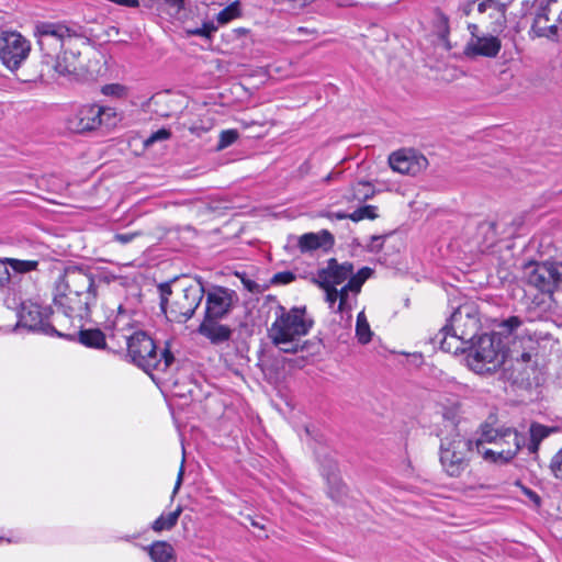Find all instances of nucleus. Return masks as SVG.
<instances>
[{
  "instance_id": "nucleus-7",
  "label": "nucleus",
  "mask_w": 562,
  "mask_h": 562,
  "mask_svg": "<svg viewBox=\"0 0 562 562\" xmlns=\"http://www.w3.org/2000/svg\"><path fill=\"white\" fill-rule=\"evenodd\" d=\"M473 452L472 439L460 434L442 438L439 447V461L443 472L451 477H460L469 468Z\"/></svg>"
},
{
  "instance_id": "nucleus-61",
  "label": "nucleus",
  "mask_w": 562,
  "mask_h": 562,
  "mask_svg": "<svg viewBox=\"0 0 562 562\" xmlns=\"http://www.w3.org/2000/svg\"><path fill=\"white\" fill-rule=\"evenodd\" d=\"M251 526L254 527H258V528H262V526H260L257 521L255 520H251Z\"/></svg>"
},
{
  "instance_id": "nucleus-16",
  "label": "nucleus",
  "mask_w": 562,
  "mask_h": 562,
  "mask_svg": "<svg viewBox=\"0 0 562 562\" xmlns=\"http://www.w3.org/2000/svg\"><path fill=\"white\" fill-rule=\"evenodd\" d=\"M372 270L368 267L361 268L353 278L340 289L338 290V304L335 313H339L341 315L347 314L348 318L351 317L350 312L352 310V305L349 299V293H352L355 296L360 293L361 288L366 280L371 276Z\"/></svg>"
},
{
  "instance_id": "nucleus-14",
  "label": "nucleus",
  "mask_w": 562,
  "mask_h": 562,
  "mask_svg": "<svg viewBox=\"0 0 562 562\" xmlns=\"http://www.w3.org/2000/svg\"><path fill=\"white\" fill-rule=\"evenodd\" d=\"M353 265L351 262H338L337 259L330 258L327 260L326 267L317 271L315 283L318 286H337L344 282H348L353 278Z\"/></svg>"
},
{
  "instance_id": "nucleus-63",
  "label": "nucleus",
  "mask_w": 562,
  "mask_h": 562,
  "mask_svg": "<svg viewBox=\"0 0 562 562\" xmlns=\"http://www.w3.org/2000/svg\"><path fill=\"white\" fill-rule=\"evenodd\" d=\"M349 3L338 2V5H348Z\"/></svg>"
},
{
  "instance_id": "nucleus-36",
  "label": "nucleus",
  "mask_w": 562,
  "mask_h": 562,
  "mask_svg": "<svg viewBox=\"0 0 562 562\" xmlns=\"http://www.w3.org/2000/svg\"><path fill=\"white\" fill-rule=\"evenodd\" d=\"M549 469L555 479L562 480V448L552 457Z\"/></svg>"
},
{
  "instance_id": "nucleus-15",
  "label": "nucleus",
  "mask_w": 562,
  "mask_h": 562,
  "mask_svg": "<svg viewBox=\"0 0 562 562\" xmlns=\"http://www.w3.org/2000/svg\"><path fill=\"white\" fill-rule=\"evenodd\" d=\"M79 57L80 53L66 49L57 54L56 57H53L52 64H45L42 67V75H47L52 78H70L78 74L80 68Z\"/></svg>"
},
{
  "instance_id": "nucleus-18",
  "label": "nucleus",
  "mask_w": 562,
  "mask_h": 562,
  "mask_svg": "<svg viewBox=\"0 0 562 562\" xmlns=\"http://www.w3.org/2000/svg\"><path fill=\"white\" fill-rule=\"evenodd\" d=\"M502 48V42L494 35H482L470 38L464 46V55L469 58L486 57L495 58Z\"/></svg>"
},
{
  "instance_id": "nucleus-42",
  "label": "nucleus",
  "mask_w": 562,
  "mask_h": 562,
  "mask_svg": "<svg viewBox=\"0 0 562 562\" xmlns=\"http://www.w3.org/2000/svg\"><path fill=\"white\" fill-rule=\"evenodd\" d=\"M294 279H295V276L293 272L282 271V272L276 273L272 277L271 282L273 284H288V283L292 282Z\"/></svg>"
},
{
  "instance_id": "nucleus-3",
  "label": "nucleus",
  "mask_w": 562,
  "mask_h": 562,
  "mask_svg": "<svg viewBox=\"0 0 562 562\" xmlns=\"http://www.w3.org/2000/svg\"><path fill=\"white\" fill-rule=\"evenodd\" d=\"M160 307L171 322L186 323L200 306L205 289L201 278L189 280L188 278L175 279L171 282L161 283Z\"/></svg>"
},
{
  "instance_id": "nucleus-2",
  "label": "nucleus",
  "mask_w": 562,
  "mask_h": 562,
  "mask_svg": "<svg viewBox=\"0 0 562 562\" xmlns=\"http://www.w3.org/2000/svg\"><path fill=\"white\" fill-rule=\"evenodd\" d=\"M522 325L524 321L520 317L509 316L499 322L494 333L481 335L467 357L470 369L479 374L497 370L507 359V342L503 339L521 335Z\"/></svg>"
},
{
  "instance_id": "nucleus-45",
  "label": "nucleus",
  "mask_w": 562,
  "mask_h": 562,
  "mask_svg": "<svg viewBox=\"0 0 562 562\" xmlns=\"http://www.w3.org/2000/svg\"><path fill=\"white\" fill-rule=\"evenodd\" d=\"M102 93L105 95H122L124 93V87L121 85H106L102 88Z\"/></svg>"
},
{
  "instance_id": "nucleus-27",
  "label": "nucleus",
  "mask_w": 562,
  "mask_h": 562,
  "mask_svg": "<svg viewBox=\"0 0 562 562\" xmlns=\"http://www.w3.org/2000/svg\"><path fill=\"white\" fill-rule=\"evenodd\" d=\"M554 431V428L547 427L544 425L532 423L530 425V440L527 443V449L529 453L535 454L539 450V446L543 439H546L551 432Z\"/></svg>"
},
{
  "instance_id": "nucleus-35",
  "label": "nucleus",
  "mask_w": 562,
  "mask_h": 562,
  "mask_svg": "<svg viewBox=\"0 0 562 562\" xmlns=\"http://www.w3.org/2000/svg\"><path fill=\"white\" fill-rule=\"evenodd\" d=\"M374 195V189L369 182H358L353 188V196L357 200H368Z\"/></svg>"
},
{
  "instance_id": "nucleus-11",
  "label": "nucleus",
  "mask_w": 562,
  "mask_h": 562,
  "mask_svg": "<svg viewBox=\"0 0 562 562\" xmlns=\"http://www.w3.org/2000/svg\"><path fill=\"white\" fill-rule=\"evenodd\" d=\"M528 284L542 293H552L562 280V262H542L529 267Z\"/></svg>"
},
{
  "instance_id": "nucleus-28",
  "label": "nucleus",
  "mask_w": 562,
  "mask_h": 562,
  "mask_svg": "<svg viewBox=\"0 0 562 562\" xmlns=\"http://www.w3.org/2000/svg\"><path fill=\"white\" fill-rule=\"evenodd\" d=\"M182 513V507L178 506L173 512L168 514H161L151 524V529L155 532H161L164 530H171L178 522V519Z\"/></svg>"
},
{
  "instance_id": "nucleus-55",
  "label": "nucleus",
  "mask_w": 562,
  "mask_h": 562,
  "mask_svg": "<svg viewBox=\"0 0 562 562\" xmlns=\"http://www.w3.org/2000/svg\"><path fill=\"white\" fill-rule=\"evenodd\" d=\"M117 313H119V315L116 316L115 321L113 322L114 326H117L121 316L125 313V311L123 310V306L121 304L117 306Z\"/></svg>"
},
{
  "instance_id": "nucleus-48",
  "label": "nucleus",
  "mask_w": 562,
  "mask_h": 562,
  "mask_svg": "<svg viewBox=\"0 0 562 562\" xmlns=\"http://www.w3.org/2000/svg\"><path fill=\"white\" fill-rule=\"evenodd\" d=\"M136 235H137V234H135V233L116 234V235L114 236V239H115L116 241H119V243H121V244L125 245V244L131 243V241L134 239V237H135Z\"/></svg>"
},
{
  "instance_id": "nucleus-34",
  "label": "nucleus",
  "mask_w": 562,
  "mask_h": 562,
  "mask_svg": "<svg viewBox=\"0 0 562 562\" xmlns=\"http://www.w3.org/2000/svg\"><path fill=\"white\" fill-rule=\"evenodd\" d=\"M378 207L375 205H364L349 214V218L353 222H359L364 218L375 220L379 217Z\"/></svg>"
},
{
  "instance_id": "nucleus-51",
  "label": "nucleus",
  "mask_w": 562,
  "mask_h": 562,
  "mask_svg": "<svg viewBox=\"0 0 562 562\" xmlns=\"http://www.w3.org/2000/svg\"><path fill=\"white\" fill-rule=\"evenodd\" d=\"M292 7L291 10L302 9L305 5L312 3L314 0H291Z\"/></svg>"
},
{
  "instance_id": "nucleus-59",
  "label": "nucleus",
  "mask_w": 562,
  "mask_h": 562,
  "mask_svg": "<svg viewBox=\"0 0 562 562\" xmlns=\"http://www.w3.org/2000/svg\"><path fill=\"white\" fill-rule=\"evenodd\" d=\"M233 32H234V33H237V34H243V35H244V34H246V33H247V30H246V29H241V27H240V29H236V30H234Z\"/></svg>"
},
{
  "instance_id": "nucleus-8",
  "label": "nucleus",
  "mask_w": 562,
  "mask_h": 562,
  "mask_svg": "<svg viewBox=\"0 0 562 562\" xmlns=\"http://www.w3.org/2000/svg\"><path fill=\"white\" fill-rule=\"evenodd\" d=\"M115 119L116 112L113 108L85 104L68 115L66 127L72 133L82 134L94 131L102 125H113Z\"/></svg>"
},
{
  "instance_id": "nucleus-17",
  "label": "nucleus",
  "mask_w": 562,
  "mask_h": 562,
  "mask_svg": "<svg viewBox=\"0 0 562 562\" xmlns=\"http://www.w3.org/2000/svg\"><path fill=\"white\" fill-rule=\"evenodd\" d=\"M507 439H512L513 442L518 440L526 441L525 436L519 434L515 428H493L490 425H484L481 428L480 438L473 440L474 450L481 452V448L485 447V443H494L496 446L502 445V441H508Z\"/></svg>"
},
{
  "instance_id": "nucleus-12",
  "label": "nucleus",
  "mask_w": 562,
  "mask_h": 562,
  "mask_svg": "<svg viewBox=\"0 0 562 562\" xmlns=\"http://www.w3.org/2000/svg\"><path fill=\"white\" fill-rule=\"evenodd\" d=\"M389 165L398 173L416 176L428 167V160L415 149L403 148L390 155Z\"/></svg>"
},
{
  "instance_id": "nucleus-46",
  "label": "nucleus",
  "mask_w": 562,
  "mask_h": 562,
  "mask_svg": "<svg viewBox=\"0 0 562 562\" xmlns=\"http://www.w3.org/2000/svg\"><path fill=\"white\" fill-rule=\"evenodd\" d=\"M549 9L548 5H540L537 10L536 16L532 23H536L541 18V25H548L549 22Z\"/></svg>"
},
{
  "instance_id": "nucleus-40",
  "label": "nucleus",
  "mask_w": 562,
  "mask_h": 562,
  "mask_svg": "<svg viewBox=\"0 0 562 562\" xmlns=\"http://www.w3.org/2000/svg\"><path fill=\"white\" fill-rule=\"evenodd\" d=\"M171 132L166 128H160L156 132H154L145 142V146H149L158 140H166L170 138Z\"/></svg>"
},
{
  "instance_id": "nucleus-19",
  "label": "nucleus",
  "mask_w": 562,
  "mask_h": 562,
  "mask_svg": "<svg viewBox=\"0 0 562 562\" xmlns=\"http://www.w3.org/2000/svg\"><path fill=\"white\" fill-rule=\"evenodd\" d=\"M46 312L36 304L30 306H23L21 312V321L25 326L33 330H42L45 334L63 336L57 331L50 324L46 322Z\"/></svg>"
},
{
  "instance_id": "nucleus-44",
  "label": "nucleus",
  "mask_w": 562,
  "mask_h": 562,
  "mask_svg": "<svg viewBox=\"0 0 562 562\" xmlns=\"http://www.w3.org/2000/svg\"><path fill=\"white\" fill-rule=\"evenodd\" d=\"M384 235H373L370 237V244L368 245V249L371 252H379L382 249Z\"/></svg>"
},
{
  "instance_id": "nucleus-43",
  "label": "nucleus",
  "mask_w": 562,
  "mask_h": 562,
  "mask_svg": "<svg viewBox=\"0 0 562 562\" xmlns=\"http://www.w3.org/2000/svg\"><path fill=\"white\" fill-rule=\"evenodd\" d=\"M507 351V359L516 360V361H522V362H529L531 359V355L527 351L519 352L518 350L506 348Z\"/></svg>"
},
{
  "instance_id": "nucleus-31",
  "label": "nucleus",
  "mask_w": 562,
  "mask_h": 562,
  "mask_svg": "<svg viewBox=\"0 0 562 562\" xmlns=\"http://www.w3.org/2000/svg\"><path fill=\"white\" fill-rule=\"evenodd\" d=\"M531 32L538 37H546L549 40L559 38V27L557 24L541 25V18L531 25Z\"/></svg>"
},
{
  "instance_id": "nucleus-6",
  "label": "nucleus",
  "mask_w": 562,
  "mask_h": 562,
  "mask_svg": "<svg viewBox=\"0 0 562 562\" xmlns=\"http://www.w3.org/2000/svg\"><path fill=\"white\" fill-rule=\"evenodd\" d=\"M313 321L306 316L305 307H292L286 310L278 306L276 319L268 330L272 344H291L292 338H299L308 334Z\"/></svg>"
},
{
  "instance_id": "nucleus-29",
  "label": "nucleus",
  "mask_w": 562,
  "mask_h": 562,
  "mask_svg": "<svg viewBox=\"0 0 562 562\" xmlns=\"http://www.w3.org/2000/svg\"><path fill=\"white\" fill-rule=\"evenodd\" d=\"M218 26L214 23L213 20H206L204 19L202 21L201 26H187L184 27V33L187 36H199L205 40L211 41L214 36V34L217 32Z\"/></svg>"
},
{
  "instance_id": "nucleus-58",
  "label": "nucleus",
  "mask_w": 562,
  "mask_h": 562,
  "mask_svg": "<svg viewBox=\"0 0 562 562\" xmlns=\"http://www.w3.org/2000/svg\"><path fill=\"white\" fill-rule=\"evenodd\" d=\"M338 175H340V172H337V173L330 172V173H328V175L325 177L324 181H325V182H329L331 179H334V178H335V177H337Z\"/></svg>"
},
{
  "instance_id": "nucleus-50",
  "label": "nucleus",
  "mask_w": 562,
  "mask_h": 562,
  "mask_svg": "<svg viewBox=\"0 0 562 562\" xmlns=\"http://www.w3.org/2000/svg\"><path fill=\"white\" fill-rule=\"evenodd\" d=\"M525 495L531 501L533 502L537 506L540 505L541 503V498L540 496L533 492L532 490H529V488H525Z\"/></svg>"
},
{
  "instance_id": "nucleus-41",
  "label": "nucleus",
  "mask_w": 562,
  "mask_h": 562,
  "mask_svg": "<svg viewBox=\"0 0 562 562\" xmlns=\"http://www.w3.org/2000/svg\"><path fill=\"white\" fill-rule=\"evenodd\" d=\"M11 282V271L7 268L4 259L0 258V289L8 286Z\"/></svg>"
},
{
  "instance_id": "nucleus-4",
  "label": "nucleus",
  "mask_w": 562,
  "mask_h": 562,
  "mask_svg": "<svg viewBox=\"0 0 562 562\" xmlns=\"http://www.w3.org/2000/svg\"><path fill=\"white\" fill-rule=\"evenodd\" d=\"M480 330V319L472 305H461L451 314L448 324L431 339L446 352H457L461 344L473 342Z\"/></svg>"
},
{
  "instance_id": "nucleus-49",
  "label": "nucleus",
  "mask_w": 562,
  "mask_h": 562,
  "mask_svg": "<svg viewBox=\"0 0 562 562\" xmlns=\"http://www.w3.org/2000/svg\"><path fill=\"white\" fill-rule=\"evenodd\" d=\"M183 473H184V458L182 459L181 467H180V470H179V473L177 476V481H176L175 488H173V494H176L181 486Z\"/></svg>"
},
{
  "instance_id": "nucleus-13",
  "label": "nucleus",
  "mask_w": 562,
  "mask_h": 562,
  "mask_svg": "<svg viewBox=\"0 0 562 562\" xmlns=\"http://www.w3.org/2000/svg\"><path fill=\"white\" fill-rule=\"evenodd\" d=\"M234 291L223 286H214L205 292V308L203 319H223L233 306Z\"/></svg>"
},
{
  "instance_id": "nucleus-60",
  "label": "nucleus",
  "mask_w": 562,
  "mask_h": 562,
  "mask_svg": "<svg viewBox=\"0 0 562 562\" xmlns=\"http://www.w3.org/2000/svg\"><path fill=\"white\" fill-rule=\"evenodd\" d=\"M532 3H533L532 1L527 0V1H524V2H522V5H524V7H528V5L532 4Z\"/></svg>"
},
{
  "instance_id": "nucleus-37",
  "label": "nucleus",
  "mask_w": 562,
  "mask_h": 562,
  "mask_svg": "<svg viewBox=\"0 0 562 562\" xmlns=\"http://www.w3.org/2000/svg\"><path fill=\"white\" fill-rule=\"evenodd\" d=\"M238 138V132L236 130L223 131L220 135L218 148L223 149L234 144Z\"/></svg>"
},
{
  "instance_id": "nucleus-9",
  "label": "nucleus",
  "mask_w": 562,
  "mask_h": 562,
  "mask_svg": "<svg viewBox=\"0 0 562 562\" xmlns=\"http://www.w3.org/2000/svg\"><path fill=\"white\" fill-rule=\"evenodd\" d=\"M34 34L42 53L41 64H52L53 57L61 53L66 38H70V29L61 23L41 22L35 25Z\"/></svg>"
},
{
  "instance_id": "nucleus-26",
  "label": "nucleus",
  "mask_w": 562,
  "mask_h": 562,
  "mask_svg": "<svg viewBox=\"0 0 562 562\" xmlns=\"http://www.w3.org/2000/svg\"><path fill=\"white\" fill-rule=\"evenodd\" d=\"M7 268L11 271L12 282L19 274H26L37 270L38 260H22L16 258L3 257Z\"/></svg>"
},
{
  "instance_id": "nucleus-10",
  "label": "nucleus",
  "mask_w": 562,
  "mask_h": 562,
  "mask_svg": "<svg viewBox=\"0 0 562 562\" xmlns=\"http://www.w3.org/2000/svg\"><path fill=\"white\" fill-rule=\"evenodd\" d=\"M30 50L29 41L19 33L7 32L0 36V59L12 71L27 58Z\"/></svg>"
},
{
  "instance_id": "nucleus-54",
  "label": "nucleus",
  "mask_w": 562,
  "mask_h": 562,
  "mask_svg": "<svg viewBox=\"0 0 562 562\" xmlns=\"http://www.w3.org/2000/svg\"><path fill=\"white\" fill-rule=\"evenodd\" d=\"M329 217L336 218V220H345V218H349V214L344 213V212H336V213H331L329 215Z\"/></svg>"
},
{
  "instance_id": "nucleus-56",
  "label": "nucleus",
  "mask_w": 562,
  "mask_h": 562,
  "mask_svg": "<svg viewBox=\"0 0 562 562\" xmlns=\"http://www.w3.org/2000/svg\"><path fill=\"white\" fill-rule=\"evenodd\" d=\"M297 33L299 34H310V33L314 34V33H316V31L315 30H308L307 27L301 26V27L297 29Z\"/></svg>"
},
{
  "instance_id": "nucleus-53",
  "label": "nucleus",
  "mask_w": 562,
  "mask_h": 562,
  "mask_svg": "<svg viewBox=\"0 0 562 562\" xmlns=\"http://www.w3.org/2000/svg\"><path fill=\"white\" fill-rule=\"evenodd\" d=\"M468 30H469V32H470V34H471V37H470V38H474V37H480V36H481V35H479V34H477V32H479V26H477L476 24H474V23H470V24L468 25Z\"/></svg>"
},
{
  "instance_id": "nucleus-62",
  "label": "nucleus",
  "mask_w": 562,
  "mask_h": 562,
  "mask_svg": "<svg viewBox=\"0 0 562 562\" xmlns=\"http://www.w3.org/2000/svg\"><path fill=\"white\" fill-rule=\"evenodd\" d=\"M558 22H559L560 24H562V11L560 12V14H559V16H558Z\"/></svg>"
},
{
  "instance_id": "nucleus-47",
  "label": "nucleus",
  "mask_w": 562,
  "mask_h": 562,
  "mask_svg": "<svg viewBox=\"0 0 562 562\" xmlns=\"http://www.w3.org/2000/svg\"><path fill=\"white\" fill-rule=\"evenodd\" d=\"M165 4H168L170 8L175 9V12L178 14L181 10L184 9L186 0H161Z\"/></svg>"
},
{
  "instance_id": "nucleus-57",
  "label": "nucleus",
  "mask_w": 562,
  "mask_h": 562,
  "mask_svg": "<svg viewBox=\"0 0 562 562\" xmlns=\"http://www.w3.org/2000/svg\"><path fill=\"white\" fill-rule=\"evenodd\" d=\"M508 441H502V445H496V447H498L499 449L502 448H508L513 445V441L512 439H507Z\"/></svg>"
},
{
  "instance_id": "nucleus-23",
  "label": "nucleus",
  "mask_w": 562,
  "mask_h": 562,
  "mask_svg": "<svg viewBox=\"0 0 562 562\" xmlns=\"http://www.w3.org/2000/svg\"><path fill=\"white\" fill-rule=\"evenodd\" d=\"M78 341L88 348L105 349V335L98 328L81 329L78 331Z\"/></svg>"
},
{
  "instance_id": "nucleus-39",
  "label": "nucleus",
  "mask_w": 562,
  "mask_h": 562,
  "mask_svg": "<svg viewBox=\"0 0 562 562\" xmlns=\"http://www.w3.org/2000/svg\"><path fill=\"white\" fill-rule=\"evenodd\" d=\"M273 345L277 346L280 349V351L285 353H296L299 350L303 349V346L300 344L297 338H292L291 344L281 342Z\"/></svg>"
},
{
  "instance_id": "nucleus-20",
  "label": "nucleus",
  "mask_w": 562,
  "mask_h": 562,
  "mask_svg": "<svg viewBox=\"0 0 562 562\" xmlns=\"http://www.w3.org/2000/svg\"><path fill=\"white\" fill-rule=\"evenodd\" d=\"M220 321L203 319L196 329L201 336L215 346L227 342L233 335V329L227 325L221 324Z\"/></svg>"
},
{
  "instance_id": "nucleus-5",
  "label": "nucleus",
  "mask_w": 562,
  "mask_h": 562,
  "mask_svg": "<svg viewBox=\"0 0 562 562\" xmlns=\"http://www.w3.org/2000/svg\"><path fill=\"white\" fill-rule=\"evenodd\" d=\"M127 353L147 373L153 370L166 372L175 361L173 355L167 348L158 353L154 340L142 330L127 337Z\"/></svg>"
},
{
  "instance_id": "nucleus-52",
  "label": "nucleus",
  "mask_w": 562,
  "mask_h": 562,
  "mask_svg": "<svg viewBox=\"0 0 562 562\" xmlns=\"http://www.w3.org/2000/svg\"><path fill=\"white\" fill-rule=\"evenodd\" d=\"M473 8H474V2H473V1H468L467 3H464V4L460 8V10L462 11V13H463L464 15H470V14H471V12H472V10H473Z\"/></svg>"
},
{
  "instance_id": "nucleus-38",
  "label": "nucleus",
  "mask_w": 562,
  "mask_h": 562,
  "mask_svg": "<svg viewBox=\"0 0 562 562\" xmlns=\"http://www.w3.org/2000/svg\"><path fill=\"white\" fill-rule=\"evenodd\" d=\"M326 293L325 301L328 303L329 308L335 312L337 308L338 289L335 286H319Z\"/></svg>"
},
{
  "instance_id": "nucleus-30",
  "label": "nucleus",
  "mask_w": 562,
  "mask_h": 562,
  "mask_svg": "<svg viewBox=\"0 0 562 562\" xmlns=\"http://www.w3.org/2000/svg\"><path fill=\"white\" fill-rule=\"evenodd\" d=\"M356 336L361 344H368L371 340L372 331L363 312L357 316Z\"/></svg>"
},
{
  "instance_id": "nucleus-24",
  "label": "nucleus",
  "mask_w": 562,
  "mask_h": 562,
  "mask_svg": "<svg viewBox=\"0 0 562 562\" xmlns=\"http://www.w3.org/2000/svg\"><path fill=\"white\" fill-rule=\"evenodd\" d=\"M474 4L476 3L477 12L483 14L488 12L490 18H495L501 21V26L505 22V13H506V4L501 3L496 0H474Z\"/></svg>"
},
{
  "instance_id": "nucleus-22",
  "label": "nucleus",
  "mask_w": 562,
  "mask_h": 562,
  "mask_svg": "<svg viewBox=\"0 0 562 562\" xmlns=\"http://www.w3.org/2000/svg\"><path fill=\"white\" fill-rule=\"evenodd\" d=\"M334 243L333 235L327 231L321 233H306L299 237L297 246L301 252H308L316 250L323 246L331 245Z\"/></svg>"
},
{
  "instance_id": "nucleus-21",
  "label": "nucleus",
  "mask_w": 562,
  "mask_h": 562,
  "mask_svg": "<svg viewBox=\"0 0 562 562\" xmlns=\"http://www.w3.org/2000/svg\"><path fill=\"white\" fill-rule=\"evenodd\" d=\"M524 446H526V441L518 440L513 442V445L508 448H498L497 450L483 447L481 448V452L477 453L481 454L486 461L505 464L510 462Z\"/></svg>"
},
{
  "instance_id": "nucleus-25",
  "label": "nucleus",
  "mask_w": 562,
  "mask_h": 562,
  "mask_svg": "<svg viewBox=\"0 0 562 562\" xmlns=\"http://www.w3.org/2000/svg\"><path fill=\"white\" fill-rule=\"evenodd\" d=\"M146 550L154 562H176L173 548L166 541H156Z\"/></svg>"
},
{
  "instance_id": "nucleus-1",
  "label": "nucleus",
  "mask_w": 562,
  "mask_h": 562,
  "mask_svg": "<svg viewBox=\"0 0 562 562\" xmlns=\"http://www.w3.org/2000/svg\"><path fill=\"white\" fill-rule=\"evenodd\" d=\"M98 297L93 273L68 266L55 284L54 304L68 317L87 318Z\"/></svg>"
},
{
  "instance_id": "nucleus-33",
  "label": "nucleus",
  "mask_w": 562,
  "mask_h": 562,
  "mask_svg": "<svg viewBox=\"0 0 562 562\" xmlns=\"http://www.w3.org/2000/svg\"><path fill=\"white\" fill-rule=\"evenodd\" d=\"M327 482L329 484V496L334 501L340 502L341 497L345 495V484H342L340 479L337 477L334 473L327 475Z\"/></svg>"
},
{
  "instance_id": "nucleus-32",
  "label": "nucleus",
  "mask_w": 562,
  "mask_h": 562,
  "mask_svg": "<svg viewBox=\"0 0 562 562\" xmlns=\"http://www.w3.org/2000/svg\"><path fill=\"white\" fill-rule=\"evenodd\" d=\"M240 15L239 1H235L220 11L216 15L217 24L224 25L233 21Z\"/></svg>"
}]
</instances>
